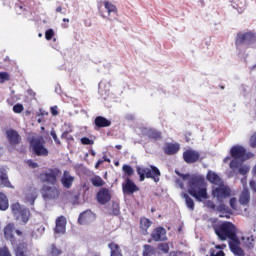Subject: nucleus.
<instances>
[{"label": "nucleus", "instance_id": "31", "mask_svg": "<svg viewBox=\"0 0 256 256\" xmlns=\"http://www.w3.org/2000/svg\"><path fill=\"white\" fill-rule=\"evenodd\" d=\"M123 171V179H130V177H133L135 170H133V167L129 164H125L122 167Z\"/></svg>", "mask_w": 256, "mask_h": 256}, {"label": "nucleus", "instance_id": "18", "mask_svg": "<svg viewBox=\"0 0 256 256\" xmlns=\"http://www.w3.org/2000/svg\"><path fill=\"white\" fill-rule=\"evenodd\" d=\"M240 241L239 238H236L229 242V248L236 256H245V252L241 247H239Z\"/></svg>", "mask_w": 256, "mask_h": 256}, {"label": "nucleus", "instance_id": "12", "mask_svg": "<svg viewBox=\"0 0 256 256\" xmlns=\"http://www.w3.org/2000/svg\"><path fill=\"white\" fill-rule=\"evenodd\" d=\"M122 191L124 195H133L136 191H139V187H137L131 178H126L125 182L122 184Z\"/></svg>", "mask_w": 256, "mask_h": 256}, {"label": "nucleus", "instance_id": "15", "mask_svg": "<svg viewBox=\"0 0 256 256\" xmlns=\"http://www.w3.org/2000/svg\"><path fill=\"white\" fill-rule=\"evenodd\" d=\"M151 237L153 241H167V230L163 227L156 228L152 234Z\"/></svg>", "mask_w": 256, "mask_h": 256}, {"label": "nucleus", "instance_id": "16", "mask_svg": "<svg viewBox=\"0 0 256 256\" xmlns=\"http://www.w3.org/2000/svg\"><path fill=\"white\" fill-rule=\"evenodd\" d=\"M199 157V152L195 150H186L183 153V159L185 163H197V161H199Z\"/></svg>", "mask_w": 256, "mask_h": 256}, {"label": "nucleus", "instance_id": "63", "mask_svg": "<svg viewBox=\"0 0 256 256\" xmlns=\"http://www.w3.org/2000/svg\"><path fill=\"white\" fill-rule=\"evenodd\" d=\"M229 161H231V157L230 156H227L226 158H224V163H227Z\"/></svg>", "mask_w": 256, "mask_h": 256}, {"label": "nucleus", "instance_id": "40", "mask_svg": "<svg viewBox=\"0 0 256 256\" xmlns=\"http://www.w3.org/2000/svg\"><path fill=\"white\" fill-rule=\"evenodd\" d=\"M152 252H153V246L149 244L144 245L143 256H151Z\"/></svg>", "mask_w": 256, "mask_h": 256}, {"label": "nucleus", "instance_id": "54", "mask_svg": "<svg viewBox=\"0 0 256 256\" xmlns=\"http://www.w3.org/2000/svg\"><path fill=\"white\" fill-rule=\"evenodd\" d=\"M28 165H29V167H31L32 169H37V167H39V165L37 164V162H34L33 160H28Z\"/></svg>", "mask_w": 256, "mask_h": 256}, {"label": "nucleus", "instance_id": "59", "mask_svg": "<svg viewBox=\"0 0 256 256\" xmlns=\"http://www.w3.org/2000/svg\"><path fill=\"white\" fill-rule=\"evenodd\" d=\"M250 188L252 189V191L256 192V183H255V181H253V180L250 181Z\"/></svg>", "mask_w": 256, "mask_h": 256}, {"label": "nucleus", "instance_id": "52", "mask_svg": "<svg viewBox=\"0 0 256 256\" xmlns=\"http://www.w3.org/2000/svg\"><path fill=\"white\" fill-rule=\"evenodd\" d=\"M229 203L232 209L237 210V198H231Z\"/></svg>", "mask_w": 256, "mask_h": 256}, {"label": "nucleus", "instance_id": "23", "mask_svg": "<svg viewBox=\"0 0 256 256\" xmlns=\"http://www.w3.org/2000/svg\"><path fill=\"white\" fill-rule=\"evenodd\" d=\"M151 225H153V222L149 220V218L142 217L140 219V233L142 235H148L149 233L147 232V230L149 229V227H151Z\"/></svg>", "mask_w": 256, "mask_h": 256}, {"label": "nucleus", "instance_id": "33", "mask_svg": "<svg viewBox=\"0 0 256 256\" xmlns=\"http://www.w3.org/2000/svg\"><path fill=\"white\" fill-rule=\"evenodd\" d=\"M35 199H37V189L31 188L27 193H26V200L30 205H33L35 203Z\"/></svg>", "mask_w": 256, "mask_h": 256}, {"label": "nucleus", "instance_id": "4", "mask_svg": "<svg viewBox=\"0 0 256 256\" xmlns=\"http://www.w3.org/2000/svg\"><path fill=\"white\" fill-rule=\"evenodd\" d=\"M213 229L220 241H235L237 237V228L231 222H224L222 224L214 225Z\"/></svg>", "mask_w": 256, "mask_h": 256}, {"label": "nucleus", "instance_id": "57", "mask_svg": "<svg viewBox=\"0 0 256 256\" xmlns=\"http://www.w3.org/2000/svg\"><path fill=\"white\" fill-rule=\"evenodd\" d=\"M234 9H237L238 13H242L243 11H245V6H235L233 5Z\"/></svg>", "mask_w": 256, "mask_h": 256}, {"label": "nucleus", "instance_id": "64", "mask_svg": "<svg viewBox=\"0 0 256 256\" xmlns=\"http://www.w3.org/2000/svg\"><path fill=\"white\" fill-rule=\"evenodd\" d=\"M255 69H256V64L254 66L250 67V71H255Z\"/></svg>", "mask_w": 256, "mask_h": 256}, {"label": "nucleus", "instance_id": "36", "mask_svg": "<svg viewBox=\"0 0 256 256\" xmlns=\"http://www.w3.org/2000/svg\"><path fill=\"white\" fill-rule=\"evenodd\" d=\"M244 245L247 247V249H253L256 245V239L253 236H249L247 238H243Z\"/></svg>", "mask_w": 256, "mask_h": 256}, {"label": "nucleus", "instance_id": "3", "mask_svg": "<svg viewBox=\"0 0 256 256\" xmlns=\"http://www.w3.org/2000/svg\"><path fill=\"white\" fill-rule=\"evenodd\" d=\"M230 155L234 158L231 160L229 165L232 173H237V169H239L243 161H247V159H251L255 156L251 152L247 153V150H245V148L242 146H233L230 150Z\"/></svg>", "mask_w": 256, "mask_h": 256}, {"label": "nucleus", "instance_id": "19", "mask_svg": "<svg viewBox=\"0 0 256 256\" xmlns=\"http://www.w3.org/2000/svg\"><path fill=\"white\" fill-rule=\"evenodd\" d=\"M6 136L11 145H19L21 143V136L13 129L7 130Z\"/></svg>", "mask_w": 256, "mask_h": 256}, {"label": "nucleus", "instance_id": "24", "mask_svg": "<svg viewBox=\"0 0 256 256\" xmlns=\"http://www.w3.org/2000/svg\"><path fill=\"white\" fill-rule=\"evenodd\" d=\"M206 179L213 185L219 186L223 183V180L221 179V177H219V175H217V173H215L213 171H208Z\"/></svg>", "mask_w": 256, "mask_h": 256}, {"label": "nucleus", "instance_id": "10", "mask_svg": "<svg viewBox=\"0 0 256 256\" xmlns=\"http://www.w3.org/2000/svg\"><path fill=\"white\" fill-rule=\"evenodd\" d=\"M137 131L142 137H148V139H152V141H160L161 139V132L153 128L140 127Z\"/></svg>", "mask_w": 256, "mask_h": 256}, {"label": "nucleus", "instance_id": "53", "mask_svg": "<svg viewBox=\"0 0 256 256\" xmlns=\"http://www.w3.org/2000/svg\"><path fill=\"white\" fill-rule=\"evenodd\" d=\"M250 146L253 148L256 147V132L250 138Z\"/></svg>", "mask_w": 256, "mask_h": 256}, {"label": "nucleus", "instance_id": "7", "mask_svg": "<svg viewBox=\"0 0 256 256\" xmlns=\"http://www.w3.org/2000/svg\"><path fill=\"white\" fill-rule=\"evenodd\" d=\"M12 213L17 219H20L22 223H27L31 217V212L25 206H21L19 203L11 205Z\"/></svg>", "mask_w": 256, "mask_h": 256}, {"label": "nucleus", "instance_id": "44", "mask_svg": "<svg viewBox=\"0 0 256 256\" xmlns=\"http://www.w3.org/2000/svg\"><path fill=\"white\" fill-rule=\"evenodd\" d=\"M5 81H9V73L0 72V83H5Z\"/></svg>", "mask_w": 256, "mask_h": 256}, {"label": "nucleus", "instance_id": "22", "mask_svg": "<svg viewBox=\"0 0 256 256\" xmlns=\"http://www.w3.org/2000/svg\"><path fill=\"white\" fill-rule=\"evenodd\" d=\"M179 149H181L179 143H167L164 146V153L166 155H175L176 153H179Z\"/></svg>", "mask_w": 256, "mask_h": 256}, {"label": "nucleus", "instance_id": "2", "mask_svg": "<svg viewBox=\"0 0 256 256\" xmlns=\"http://www.w3.org/2000/svg\"><path fill=\"white\" fill-rule=\"evenodd\" d=\"M235 46L240 57H247V49H256V32L253 30L238 32L235 38Z\"/></svg>", "mask_w": 256, "mask_h": 256}, {"label": "nucleus", "instance_id": "58", "mask_svg": "<svg viewBox=\"0 0 256 256\" xmlns=\"http://www.w3.org/2000/svg\"><path fill=\"white\" fill-rule=\"evenodd\" d=\"M37 233L39 234V237H41V235L45 233V228L43 226H40L39 228H37Z\"/></svg>", "mask_w": 256, "mask_h": 256}, {"label": "nucleus", "instance_id": "49", "mask_svg": "<svg viewBox=\"0 0 256 256\" xmlns=\"http://www.w3.org/2000/svg\"><path fill=\"white\" fill-rule=\"evenodd\" d=\"M50 135H51V137L54 139V141H55V143H56L57 145H61V141H60L59 138L57 137V133L55 132V130H52V131L50 132Z\"/></svg>", "mask_w": 256, "mask_h": 256}, {"label": "nucleus", "instance_id": "8", "mask_svg": "<svg viewBox=\"0 0 256 256\" xmlns=\"http://www.w3.org/2000/svg\"><path fill=\"white\" fill-rule=\"evenodd\" d=\"M31 147L33 153L38 157H47L49 150L45 148V141L42 138H36L31 141Z\"/></svg>", "mask_w": 256, "mask_h": 256}, {"label": "nucleus", "instance_id": "38", "mask_svg": "<svg viewBox=\"0 0 256 256\" xmlns=\"http://www.w3.org/2000/svg\"><path fill=\"white\" fill-rule=\"evenodd\" d=\"M99 89H104V91H110L111 89V81L102 80L99 85Z\"/></svg>", "mask_w": 256, "mask_h": 256}, {"label": "nucleus", "instance_id": "41", "mask_svg": "<svg viewBox=\"0 0 256 256\" xmlns=\"http://www.w3.org/2000/svg\"><path fill=\"white\" fill-rule=\"evenodd\" d=\"M55 36V31L53 29H48L45 32V39L47 41H51L53 39V37Z\"/></svg>", "mask_w": 256, "mask_h": 256}, {"label": "nucleus", "instance_id": "6", "mask_svg": "<svg viewBox=\"0 0 256 256\" xmlns=\"http://www.w3.org/2000/svg\"><path fill=\"white\" fill-rule=\"evenodd\" d=\"M233 195L231 187L225 185L223 182L217 187L212 188V196L217 199L218 203H223L225 199H229Z\"/></svg>", "mask_w": 256, "mask_h": 256}, {"label": "nucleus", "instance_id": "27", "mask_svg": "<svg viewBox=\"0 0 256 256\" xmlns=\"http://www.w3.org/2000/svg\"><path fill=\"white\" fill-rule=\"evenodd\" d=\"M0 183L4 187H11V182L9 181V176L7 175V169L0 168Z\"/></svg>", "mask_w": 256, "mask_h": 256}, {"label": "nucleus", "instance_id": "17", "mask_svg": "<svg viewBox=\"0 0 256 256\" xmlns=\"http://www.w3.org/2000/svg\"><path fill=\"white\" fill-rule=\"evenodd\" d=\"M151 169L146 168V175L145 177L147 179H153L155 183H159V177H161V171H159V168L155 166H150Z\"/></svg>", "mask_w": 256, "mask_h": 256}, {"label": "nucleus", "instance_id": "47", "mask_svg": "<svg viewBox=\"0 0 256 256\" xmlns=\"http://www.w3.org/2000/svg\"><path fill=\"white\" fill-rule=\"evenodd\" d=\"M81 143L82 145H93L95 142L87 137H83L81 138Z\"/></svg>", "mask_w": 256, "mask_h": 256}, {"label": "nucleus", "instance_id": "30", "mask_svg": "<svg viewBox=\"0 0 256 256\" xmlns=\"http://www.w3.org/2000/svg\"><path fill=\"white\" fill-rule=\"evenodd\" d=\"M103 5L110 17H111V15H117V13H118L117 6H115L113 3L109 2V1H104Z\"/></svg>", "mask_w": 256, "mask_h": 256}, {"label": "nucleus", "instance_id": "37", "mask_svg": "<svg viewBox=\"0 0 256 256\" xmlns=\"http://www.w3.org/2000/svg\"><path fill=\"white\" fill-rule=\"evenodd\" d=\"M91 183L94 187H103L105 185V181L100 176H94L91 178Z\"/></svg>", "mask_w": 256, "mask_h": 256}, {"label": "nucleus", "instance_id": "45", "mask_svg": "<svg viewBox=\"0 0 256 256\" xmlns=\"http://www.w3.org/2000/svg\"><path fill=\"white\" fill-rule=\"evenodd\" d=\"M158 249H160V251H162L163 253H169V244L162 243L158 246Z\"/></svg>", "mask_w": 256, "mask_h": 256}, {"label": "nucleus", "instance_id": "46", "mask_svg": "<svg viewBox=\"0 0 256 256\" xmlns=\"http://www.w3.org/2000/svg\"><path fill=\"white\" fill-rule=\"evenodd\" d=\"M0 256H11V252H9V248L7 247L0 248Z\"/></svg>", "mask_w": 256, "mask_h": 256}, {"label": "nucleus", "instance_id": "21", "mask_svg": "<svg viewBox=\"0 0 256 256\" xmlns=\"http://www.w3.org/2000/svg\"><path fill=\"white\" fill-rule=\"evenodd\" d=\"M67 228V218L65 216H60L56 219V227L54 233H65Z\"/></svg>", "mask_w": 256, "mask_h": 256}, {"label": "nucleus", "instance_id": "29", "mask_svg": "<svg viewBox=\"0 0 256 256\" xmlns=\"http://www.w3.org/2000/svg\"><path fill=\"white\" fill-rule=\"evenodd\" d=\"M249 201H251V194L249 193V189L244 188L239 197V203L240 205H248Z\"/></svg>", "mask_w": 256, "mask_h": 256}, {"label": "nucleus", "instance_id": "5", "mask_svg": "<svg viewBox=\"0 0 256 256\" xmlns=\"http://www.w3.org/2000/svg\"><path fill=\"white\" fill-rule=\"evenodd\" d=\"M61 175H63L61 169L49 168L48 170L43 171L39 177L42 183H47L48 185H57V181Z\"/></svg>", "mask_w": 256, "mask_h": 256}, {"label": "nucleus", "instance_id": "39", "mask_svg": "<svg viewBox=\"0 0 256 256\" xmlns=\"http://www.w3.org/2000/svg\"><path fill=\"white\" fill-rule=\"evenodd\" d=\"M137 174L140 177V181H145V175L147 173V168H142L141 166L136 167Z\"/></svg>", "mask_w": 256, "mask_h": 256}, {"label": "nucleus", "instance_id": "60", "mask_svg": "<svg viewBox=\"0 0 256 256\" xmlns=\"http://www.w3.org/2000/svg\"><path fill=\"white\" fill-rule=\"evenodd\" d=\"M241 183H242L244 189H246L245 187H247V177L242 178Z\"/></svg>", "mask_w": 256, "mask_h": 256}, {"label": "nucleus", "instance_id": "56", "mask_svg": "<svg viewBox=\"0 0 256 256\" xmlns=\"http://www.w3.org/2000/svg\"><path fill=\"white\" fill-rule=\"evenodd\" d=\"M176 185H178L180 189H185V185L183 184V181L179 179H176Z\"/></svg>", "mask_w": 256, "mask_h": 256}, {"label": "nucleus", "instance_id": "20", "mask_svg": "<svg viewBox=\"0 0 256 256\" xmlns=\"http://www.w3.org/2000/svg\"><path fill=\"white\" fill-rule=\"evenodd\" d=\"M15 233V224H8L4 228V237L7 239V241L11 242L12 245H15V236L13 235Z\"/></svg>", "mask_w": 256, "mask_h": 256}, {"label": "nucleus", "instance_id": "32", "mask_svg": "<svg viewBox=\"0 0 256 256\" xmlns=\"http://www.w3.org/2000/svg\"><path fill=\"white\" fill-rule=\"evenodd\" d=\"M182 197L185 200L186 207L190 211H195V202L193 201V198L189 197V194H187L185 192L182 193Z\"/></svg>", "mask_w": 256, "mask_h": 256}, {"label": "nucleus", "instance_id": "50", "mask_svg": "<svg viewBox=\"0 0 256 256\" xmlns=\"http://www.w3.org/2000/svg\"><path fill=\"white\" fill-rule=\"evenodd\" d=\"M210 256H225V252H223V250H211L210 251Z\"/></svg>", "mask_w": 256, "mask_h": 256}, {"label": "nucleus", "instance_id": "43", "mask_svg": "<svg viewBox=\"0 0 256 256\" xmlns=\"http://www.w3.org/2000/svg\"><path fill=\"white\" fill-rule=\"evenodd\" d=\"M21 247H25V244H22V245L17 247V249H16V256H26L25 255V249H23Z\"/></svg>", "mask_w": 256, "mask_h": 256}, {"label": "nucleus", "instance_id": "14", "mask_svg": "<svg viewBox=\"0 0 256 256\" xmlns=\"http://www.w3.org/2000/svg\"><path fill=\"white\" fill-rule=\"evenodd\" d=\"M75 181V177L71 176V173L67 170L63 172V175L60 179L61 184L65 189H71L73 183Z\"/></svg>", "mask_w": 256, "mask_h": 256}, {"label": "nucleus", "instance_id": "51", "mask_svg": "<svg viewBox=\"0 0 256 256\" xmlns=\"http://www.w3.org/2000/svg\"><path fill=\"white\" fill-rule=\"evenodd\" d=\"M206 207H208V209H212L213 211L217 209V206L211 200L206 201Z\"/></svg>", "mask_w": 256, "mask_h": 256}, {"label": "nucleus", "instance_id": "9", "mask_svg": "<svg viewBox=\"0 0 256 256\" xmlns=\"http://www.w3.org/2000/svg\"><path fill=\"white\" fill-rule=\"evenodd\" d=\"M42 197L45 201H53L59 198L60 192L57 187L44 185L42 187Z\"/></svg>", "mask_w": 256, "mask_h": 256}, {"label": "nucleus", "instance_id": "42", "mask_svg": "<svg viewBox=\"0 0 256 256\" xmlns=\"http://www.w3.org/2000/svg\"><path fill=\"white\" fill-rule=\"evenodd\" d=\"M50 255L51 256H59V255H61V250H59L57 247H55V245H52L51 249H50Z\"/></svg>", "mask_w": 256, "mask_h": 256}, {"label": "nucleus", "instance_id": "55", "mask_svg": "<svg viewBox=\"0 0 256 256\" xmlns=\"http://www.w3.org/2000/svg\"><path fill=\"white\" fill-rule=\"evenodd\" d=\"M57 109H58L57 106H53L50 108L51 114L53 116L59 115V111H57Z\"/></svg>", "mask_w": 256, "mask_h": 256}, {"label": "nucleus", "instance_id": "62", "mask_svg": "<svg viewBox=\"0 0 256 256\" xmlns=\"http://www.w3.org/2000/svg\"><path fill=\"white\" fill-rule=\"evenodd\" d=\"M99 165H103V160H98V161H97V163H96V165H95L96 169L99 168Z\"/></svg>", "mask_w": 256, "mask_h": 256}, {"label": "nucleus", "instance_id": "25", "mask_svg": "<svg viewBox=\"0 0 256 256\" xmlns=\"http://www.w3.org/2000/svg\"><path fill=\"white\" fill-rule=\"evenodd\" d=\"M96 127L98 129H101L103 127H111V120H108L107 118L103 116H97L94 121Z\"/></svg>", "mask_w": 256, "mask_h": 256}, {"label": "nucleus", "instance_id": "48", "mask_svg": "<svg viewBox=\"0 0 256 256\" xmlns=\"http://www.w3.org/2000/svg\"><path fill=\"white\" fill-rule=\"evenodd\" d=\"M23 106L22 104H16L13 106L14 113H23Z\"/></svg>", "mask_w": 256, "mask_h": 256}, {"label": "nucleus", "instance_id": "1", "mask_svg": "<svg viewBox=\"0 0 256 256\" xmlns=\"http://www.w3.org/2000/svg\"><path fill=\"white\" fill-rule=\"evenodd\" d=\"M176 175L181 177L183 181H188V193L195 198L196 201H203L207 199V184L205 183V178L201 175L193 174H181L179 171L175 170Z\"/></svg>", "mask_w": 256, "mask_h": 256}, {"label": "nucleus", "instance_id": "35", "mask_svg": "<svg viewBox=\"0 0 256 256\" xmlns=\"http://www.w3.org/2000/svg\"><path fill=\"white\" fill-rule=\"evenodd\" d=\"M251 171V166L250 165H243V162L240 164V166L237 168L236 172H233L235 175L239 173L240 175H246Z\"/></svg>", "mask_w": 256, "mask_h": 256}, {"label": "nucleus", "instance_id": "34", "mask_svg": "<svg viewBox=\"0 0 256 256\" xmlns=\"http://www.w3.org/2000/svg\"><path fill=\"white\" fill-rule=\"evenodd\" d=\"M9 209V200L4 193H0V211H7Z\"/></svg>", "mask_w": 256, "mask_h": 256}, {"label": "nucleus", "instance_id": "13", "mask_svg": "<svg viewBox=\"0 0 256 256\" xmlns=\"http://www.w3.org/2000/svg\"><path fill=\"white\" fill-rule=\"evenodd\" d=\"M96 199L100 205H106L111 201V191L107 188H101L96 195Z\"/></svg>", "mask_w": 256, "mask_h": 256}, {"label": "nucleus", "instance_id": "26", "mask_svg": "<svg viewBox=\"0 0 256 256\" xmlns=\"http://www.w3.org/2000/svg\"><path fill=\"white\" fill-rule=\"evenodd\" d=\"M108 248L110 249V256H123V252L121 251V246L115 242H111L108 244Z\"/></svg>", "mask_w": 256, "mask_h": 256}, {"label": "nucleus", "instance_id": "61", "mask_svg": "<svg viewBox=\"0 0 256 256\" xmlns=\"http://www.w3.org/2000/svg\"><path fill=\"white\" fill-rule=\"evenodd\" d=\"M225 247H227V245L222 244V245H216L215 249H219L220 251H223V249H225Z\"/></svg>", "mask_w": 256, "mask_h": 256}, {"label": "nucleus", "instance_id": "11", "mask_svg": "<svg viewBox=\"0 0 256 256\" xmlns=\"http://www.w3.org/2000/svg\"><path fill=\"white\" fill-rule=\"evenodd\" d=\"M95 219V213H92L91 210H86L79 215L78 223L79 225H89V223H93Z\"/></svg>", "mask_w": 256, "mask_h": 256}, {"label": "nucleus", "instance_id": "28", "mask_svg": "<svg viewBox=\"0 0 256 256\" xmlns=\"http://www.w3.org/2000/svg\"><path fill=\"white\" fill-rule=\"evenodd\" d=\"M220 214V217H226V219H229V216L231 215V210L229 209V206L225 204H220L216 206V210Z\"/></svg>", "mask_w": 256, "mask_h": 256}]
</instances>
